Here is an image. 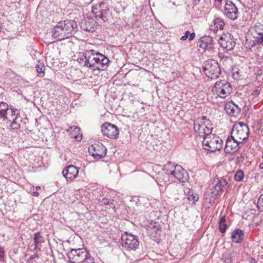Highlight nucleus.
I'll return each mask as SVG.
<instances>
[{
    "instance_id": "f257e3e1",
    "label": "nucleus",
    "mask_w": 263,
    "mask_h": 263,
    "mask_svg": "<svg viewBox=\"0 0 263 263\" xmlns=\"http://www.w3.org/2000/svg\"><path fill=\"white\" fill-rule=\"evenodd\" d=\"M77 61L83 66L99 70H105L109 62L105 55L93 50L80 52Z\"/></svg>"
},
{
    "instance_id": "f03ea898",
    "label": "nucleus",
    "mask_w": 263,
    "mask_h": 263,
    "mask_svg": "<svg viewBox=\"0 0 263 263\" xmlns=\"http://www.w3.org/2000/svg\"><path fill=\"white\" fill-rule=\"evenodd\" d=\"M77 22L72 20L60 21L52 30V37L58 40H62L72 36L78 30Z\"/></svg>"
},
{
    "instance_id": "7ed1b4c3",
    "label": "nucleus",
    "mask_w": 263,
    "mask_h": 263,
    "mask_svg": "<svg viewBox=\"0 0 263 263\" xmlns=\"http://www.w3.org/2000/svg\"><path fill=\"white\" fill-rule=\"evenodd\" d=\"M67 256L70 263H95L93 257L84 248L71 249Z\"/></svg>"
},
{
    "instance_id": "20e7f679",
    "label": "nucleus",
    "mask_w": 263,
    "mask_h": 263,
    "mask_svg": "<svg viewBox=\"0 0 263 263\" xmlns=\"http://www.w3.org/2000/svg\"><path fill=\"white\" fill-rule=\"evenodd\" d=\"M202 145L205 150L210 152H215L222 148L223 141L219 136L212 134L211 132L203 139Z\"/></svg>"
},
{
    "instance_id": "39448f33",
    "label": "nucleus",
    "mask_w": 263,
    "mask_h": 263,
    "mask_svg": "<svg viewBox=\"0 0 263 263\" xmlns=\"http://www.w3.org/2000/svg\"><path fill=\"white\" fill-rule=\"evenodd\" d=\"M211 126V121L204 116L198 118L194 121V129L200 138L203 139L211 134L213 129Z\"/></svg>"
},
{
    "instance_id": "423d86ee",
    "label": "nucleus",
    "mask_w": 263,
    "mask_h": 263,
    "mask_svg": "<svg viewBox=\"0 0 263 263\" xmlns=\"http://www.w3.org/2000/svg\"><path fill=\"white\" fill-rule=\"evenodd\" d=\"M212 91L214 95L221 98H226L232 91L231 84L226 80L216 82L213 87Z\"/></svg>"
},
{
    "instance_id": "0eeeda50",
    "label": "nucleus",
    "mask_w": 263,
    "mask_h": 263,
    "mask_svg": "<svg viewBox=\"0 0 263 263\" xmlns=\"http://www.w3.org/2000/svg\"><path fill=\"white\" fill-rule=\"evenodd\" d=\"M249 135V128L247 124L240 122L234 125L231 132V137L242 142L248 139Z\"/></svg>"
},
{
    "instance_id": "6e6552de",
    "label": "nucleus",
    "mask_w": 263,
    "mask_h": 263,
    "mask_svg": "<svg viewBox=\"0 0 263 263\" xmlns=\"http://www.w3.org/2000/svg\"><path fill=\"white\" fill-rule=\"evenodd\" d=\"M202 69L205 76L211 79H217L221 73L219 64L214 60L207 61Z\"/></svg>"
},
{
    "instance_id": "1a4fd4ad",
    "label": "nucleus",
    "mask_w": 263,
    "mask_h": 263,
    "mask_svg": "<svg viewBox=\"0 0 263 263\" xmlns=\"http://www.w3.org/2000/svg\"><path fill=\"white\" fill-rule=\"evenodd\" d=\"M122 246L127 250H136L139 245L138 236L125 231L122 235Z\"/></svg>"
},
{
    "instance_id": "9d476101",
    "label": "nucleus",
    "mask_w": 263,
    "mask_h": 263,
    "mask_svg": "<svg viewBox=\"0 0 263 263\" xmlns=\"http://www.w3.org/2000/svg\"><path fill=\"white\" fill-rule=\"evenodd\" d=\"M92 13L97 21L101 20L103 22L107 21L110 15L109 9L104 3H100L92 7Z\"/></svg>"
},
{
    "instance_id": "9b49d317",
    "label": "nucleus",
    "mask_w": 263,
    "mask_h": 263,
    "mask_svg": "<svg viewBox=\"0 0 263 263\" xmlns=\"http://www.w3.org/2000/svg\"><path fill=\"white\" fill-rule=\"evenodd\" d=\"M107 149L105 146L100 142L95 143L88 148L89 153L95 159H100L106 155Z\"/></svg>"
},
{
    "instance_id": "f8f14e48",
    "label": "nucleus",
    "mask_w": 263,
    "mask_h": 263,
    "mask_svg": "<svg viewBox=\"0 0 263 263\" xmlns=\"http://www.w3.org/2000/svg\"><path fill=\"white\" fill-rule=\"evenodd\" d=\"M103 135L110 139H117L119 137V130L117 126L108 122L101 126Z\"/></svg>"
},
{
    "instance_id": "ddd939ff",
    "label": "nucleus",
    "mask_w": 263,
    "mask_h": 263,
    "mask_svg": "<svg viewBox=\"0 0 263 263\" xmlns=\"http://www.w3.org/2000/svg\"><path fill=\"white\" fill-rule=\"evenodd\" d=\"M219 45L226 51L232 50L235 46V40L230 33L224 34L218 40Z\"/></svg>"
},
{
    "instance_id": "4468645a",
    "label": "nucleus",
    "mask_w": 263,
    "mask_h": 263,
    "mask_svg": "<svg viewBox=\"0 0 263 263\" xmlns=\"http://www.w3.org/2000/svg\"><path fill=\"white\" fill-rule=\"evenodd\" d=\"M228 182L226 179H214L213 181V187L210 189L212 198L215 199L220 192H222L227 185Z\"/></svg>"
},
{
    "instance_id": "2eb2a0df",
    "label": "nucleus",
    "mask_w": 263,
    "mask_h": 263,
    "mask_svg": "<svg viewBox=\"0 0 263 263\" xmlns=\"http://www.w3.org/2000/svg\"><path fill=\"white\" fill-rule=\"evenodd\" d=\"M79 24L82 30L88 32L95 31L98 27L97 22L95 20L89 17L82 20Z\"/></svg>"
},
{
    "instance_id": "dca6fc26",
    "label": "nucleus",
    "mask_w": 263,
    "mask_h": 263,
    "mask_svg": "<svg viewBox=\"0 0 263 263\" xmlns=\"http://www.w3.org/2000/svg\"><path fill=\"white\" fill-rule=\"evenodd\" d=\"M79 171V167L69 165L63 170L62 175L67 181H72L78 177Z\"/></svg>"
},
{
    "instance_id": "f3484780",
    "label": "nucleus",
    "mask_w": 263,
    "mask_h": 263,
    "mask_svg": "<svg viewBox=\"0 0 263 263\" xmlns=\"http://www.w3.org/2000/svg\"><path fill=\"white\" fill-rule=\"evenodd\" d=\"M9 109L11 111V118H12L10 127L13 130H17L20 128L21 123L22 122L20 110L14 108L13 106H10Z\"/></svg>"
},
{
    "instance_id": "a211bd4d",
    "label": "nucleus",
    "mask_w": 263,
    "mask_h": 263,
    "mask_svg": "<svg viewBox=\"0 0 263 263\" xmlns=\"http://www.w3.org/2000/svg\"><path fill=\"white\" fill-rule=\"evenodd\" d=\"M242 143L241 141L235 139V138L229 137L226 141L224 151L226 153L232 154L237 151L239 148V145Z\"/></svg>"
},
{
    "instance_id": "6ab92c4d",
    "label": "nucleus",
    "mask_w": 263,
    "mask_h": 263,
    "mask_svg": "<svg viewBox=\"0 0 263 263\" xmlns=\"http://www.w3.org/2000/svg\"><path fill=\"white\" fill-rule=\"evenodd\" d=\"M224 13L231 20H235L238 17V9L235 5L231 1L226 2L224 6Z\"/></svg>"
},
{
    "instance_id": "aec40b11",
    "label": "nucleus",
    "mask_w": 263,
    "mask_h": 263,
    "mask_svg": "<svg viewBox=\"0 0 263 263\" xmlns=\"http://www.w3.org/2000/svg\"><path fill=\"white\" fill-rule=\"evenodd\" d=\"M175 178L181 182H185L189 179V174L180 165L176 166L175 170L172 175Z\"/></svg>"
},
{
    "instance_id": "412c9836",
    "label": "nucleus",
    "mask_w": 263,
    "mask_h": 263,
    "mask_svg": "<svg viewBox=\"0 0 263 263\" xmlns=\"http://www.w3.org/2000/svg\"><path fill=\"white\" fill-rule=\"evenodd\" d=\"M246 47L249 49L255 47L256 45H263V35H252L251 39H247Z\"/></svg>"
},
{
    "instance_id": "4be33fe9",
    "label": "nucleus",
    "mask_w": 263,
    "mask_h": 263,
    "mask_svg": "<svg viewBox=\"0 0 263 263\" xmlns=\"http://www.w3.org/2000/svg\"><path fill=\"white\" fill-rule=\"evenodd\" d=\"M224 109L226 112L231 117H238L240 112V108L232 101L225 105Z\"/></svg>"
},
{
    "instance_id": "5701e85b",
    "label": "nucleus",
    "mask_w": 263,
    "mask_h": 263,
    "mask_svg": "<svg viewBox=\"0 0 263 263\" xmlns=\"http://www.w3.org/2000/svg\"><path fill=\"white\" fill-rule=\"evenodd\" d=\"M198 43L200 47L204 50H210L213 48L214 43L210 36H203L199 39Z\"/></svg>"
},
{
    "instance_id": "b1692460",
    "label": "nucleus",
    "mask_w": 263,
    "mask_h": 263,
    "mask_svg": "<svg viewBox=\"0 0 263 263\" xmlns=\"http://www.w3.org/2000/svg\"><path fill=\"white\" fill-rule=\"evenodd\" d=\"M224 25V21L220 18H216L212 22V24L210 26V29L214 32H216L218 30H222Z\"/></svg>"
},
{
    "instance_id": "393cba45",
    "label": "nucleus",
    "mask_w": 263,
    "mask_h": 263,
    "mask_svg": "<svg viewBox=\"0 0 263 263\" xmlns=\"http://www.w3.org/2000/svg\"><path fill=\"white\" fill-rule=\"evenodd\" d=\"M9 106L6 103L4 102L0 103V118H2L3 121L8 120L7 112Z\"/></svg>"
},
{
    "instance_id": "a878e982",
    "label": "nucleus",
    "mask_w": 263,
    "mask_h": 263,
    "mask_svg": "<svg viewBox=\"0 0 263 263\" xmlns=\"http://www.w3.org/2000/svg\"><path fill=\"white\" fill-rule=\"evenodd\" d=\"M177 165L175 163L168 162L163 166V170L166 175L172 176Z\"/></svg>"
},
{
    "instance_id": "bb28decb",
    "label": "nucleus",
    "mask_w": 263,
    "mask_h": 263,
    "mask_svg": "<svg viewBox=\"0 0 263 263\" xmlns=\"http://www.w3.org/2000/svg\"><path fill=\"white\" fill-rule=\"evenodd\" d=\"M243 236V231H233L231 238L233 242L238 243L242 241Z\"/></svg>"
},
{
    "instance_id": "cd10ccee",
    "label": "nucleus",
    "mask_w": 263,
    "mask_h": 263,
    "mask_svg": "<svg viewBox=\"0 0 263 263\" xmlns=\"http://www.w3.org/2000/svg\"><path fill=\"white\" fill-rule=\"evenodd\" d=\"M72 129H73V132L74 133V134H72V136L73 137L74 139L77 141H81L82 139V135H80L79 134V132L80 131V128H79L77 126H74L70 127V129H68L67 130V131L70 132V130Z\"/></svg>"
},
{
    "instance_id": "c85d7f7f",
    "label": "nucleus",
    "mask_w": 263,
    "mask_h": 263,
    "mask_svg": "<svg viewBox=\"0 0 263 263\" xmlns=\"http://www.w3.org/2000/svg\"><path fill=\"white\" fill-rule=\"evenodd\" d=\"M147 230L154 229V230H160L162 229V225L159 222L151 221L148 222L146 228Z\"/></svg>"
},
{
    "instance_id": "c756f323",
    "label": "nucleus",
    "mask_w": 263,
    "mask_h": 263,
    "mask_svg": "<svg viewBox=\"0 0 263 263\" xmlns=\"http://www.w3.org/2000/svg\"><path fill=\"white\" fill-rule=\"evenodd\" d=\"M45 238L42 236L41 231H39L35 233L34 236V242L35 243V248H37L38 245L44 241Z\"/></svg>"
},
{
    "instance_id": "7c9ffc66",
    "label": "nucleus",
    "mask_w": 263,
    "mask_h": 263,
    "mask_svg": "<svg viewBox=\"0 0 263 263\" xmlns=\"http://www.w3.org/2000/svg\"><path fill=\"white\" fill-rule=\"evenodd\" d=\"M229 221L226 220V216H222L219 221V230H226L228 227Z\"/></svg>"
},
{
    "instance_id": "2f4dec72",
    "label": "nucleus",
    "mask_w": 263,
    "mask_h": 263,
    "mask_svg": "<svg viewBox=\"0 0 263 263\" xmlns=\"http://www.w3.org/2000/svg\"><path fill=\"white\" fill-rule=\"evenodd\" d=\"M199 197L198 195L195 193L194 191L190 190L188 192L187 199L192 201L193 204H195V202L198 200Z\"/></svg>"
},
{
    "instance_id": "473e14b6",
    "label": "nucleus",
    "mask_w": 263,
    "mask_h": 263,
    "mask_svg": "<svg viewBox=\"0 0 263 263\" xmlns=\"http://www.w3.org/2000/svg\"><path fill=\"white\" fill-rule=\"evenodd\" d=\"M254 31L252 32V35H263V25L261 24L256 25L254 28Z\"/></svg>"
},
{
    "instance_id": "72a5a7b5",
    "label": "nucleus",
    "mask_w": 263,
    "mask_h": 263,
    "mask_svg": "<svg viewBox=\"0 0 263 263\" xmlns=\"http://www.w3.org/2000/svg\"><path fill=\"white\" fill-rule=\"evenodd\" d=\"M36 70L38 73L39 77L42 78L44 76V70L45 69V66L44 65L40 62H39L36 66Z\"/></svg>"
},
{
    "instance_id": "f704fd0d",
    "label": "nucleus",
    "mask_w": 263,
    "mask_h": 263,
    "mask_svg": "<svg viewBox=\"0 0 263 263\" xmlns=\"http://www.w3.org/2000/svg\"><path fill=\"white\" fill-rule=\"evenodd\" d=\"M41 259L37 254H34L33 255L31 256L27 259V263H41Z\"/></svg>"
},
{
    "instance_id": "c9c22d12",
    "label": "nucleus",
    "mask_w": 263,
    "mask_h": 263,
    "mask_svg": "<svg viewBox=\"0 0 263 263\" xmlns=\"http://www.w3.org/2000/svg\"><path fill=\"white\" fill-rule=\"evenodd\" d=\"M244 178V174L242 170H239L236 171L234 175V180L239 182L242 180Z\"/></svg>"
},
{
    "instance_id": "e433bc0d",
    "label": "nucleus",
    "mask_w": 263,
    "mask_h": 263,
    "mask_svg": "<svg viewBox=\"0 0 263 263\" xmlns=\"http://www.w3.org/2000/svg\"><path fill=\"white\" fill-rule=\"evenodd\" d=\"M257 207L259 211H263V193L261 194L258 200Z\"/></svg>"
},
{
    "instance_id": "4c0bfd02",
    "label": "nucleus",
    "mask_w": 263,
    "mask_h": 263,
    "mask_svg": "<svg viewBox=\"0 0 263 263\" xmlns=\"http://www.w3.org/2000/svg\"><path fill=\"white\" fill-rule=\"evenodd\" d=\"M149 233L148 235L151 236L152 239H153L154 240L157 241V231H149Z\"/></svg>"
},
{
    "instance_id": "58836bf2",
    "label": "nucleus",
    "mask_w": 263,
    "mask_h": 263,
    "mask_svg": "<svg viewBox=\"0 0 263 263\" xmlns=\"http://www.w3.org/2000/svg\"><path fill=\"white\" fill-rule=\"evenodd\" d=\"M239 71H235V69L233 70V77L234 79L238 80L240 78Z\"/></svg>"
},
{
    "instance_id": "ea45409f",
    "label": "nucleus",
    "mask_w": 263,
    "mask_h": 263,
    "mask_svg": "<svg viewBox=\"0 0 263 263\" xmlns=\"http://www.w3.org/2000/svg\"><path fill=\"white\" fill-rule=\"evenodd\" d=\"M109 199L104 198L100 201V203L101 205H107L109 204Z\"/></svg>"
},
{
    "instance_id": "a19ab883",
    "label": "nucleus",
    "mask_w": 263,
    "mask_h": 263,
    "mask_svg": "<svg viewBox=\"0 0 263 263\" xmlns=\"http://www.w3.org/2000/svg\"><path fill=\"white\" fill-rule=\"evenodd\" d=\"M4 249L0 247V261H2L4 256Z\"/></svg>"
},
{
    "instance_id": "79ce46f5",
    "label": "nucleus",
    "mask_w": 263,
    "mask_h": 263,
    "mask_svg": "<svg viewBox=\"0 0 263 263\" xmlns=\"http://www.w3.org/2000/svg\"><path fill=\"white\" fill-rule=\"evenodd\" d=\"M232 257L229 256L228 258H226L223 261V263H232Z\"/></svg>"
},
{
    "instance_id": "37998d69",
    "label": "nucleus",
    "mask_w": 263,
    "mask_h": 263,
    "mask_svg": "<svg viewBox=\"0 0 263 263\" xmlns=\"http://www.w3.org/2000/svg\"><path fill=\"white\" fill-rule=\"evenodd\" d=\"M260 93V91L258 89H256L254 90L252 93V95L254 97H257Z\"/></svg>"
},
{
    "instance_id": "c03bdc74",
    "label": "nucleus",
    "mask_w": 263,
    "mask_h": 263,
    "mask_svg": "<svg viewBox=\"0 0 263 263\" xmlns=\"http://www.w3.org/2000/svg\"><path fill=\"white\" fill-rule=\"evenodd\" d=\"M195 33L194 32H193L192 33H190V35H189V40L190 41H192L194 40V39L195 38Z\"/></svg>"
},
{
    "instance_id": "a18cd8bd",
    "label": "nucleus",
    "mask_w": 263,
    "mask_h": 263,
    "mask_svg": "<svg viewBox=\"0 0 263 263\" xmlns=\"http://www.w3.org/2000/svg\"><path fill=\"white\" fill-rule=\"evenodd\" d=\"M110 208L115 209V205L112 202L109 201V204H107Z\"/></svg>"
},
{
    "instance_id": "49530a36",
    "label": "nucleus",
    "mask_w": 263,
    "mask_h": 263,
    "mask_svg": "<svg viewBox=\"0 0 263 263\" xmlns=\"http://www.w3.org/2000/svg\"><path fill=\"white\" fill-rule=\"evenodd\" d=\"M190 35V32L189 31H186L184 34V35L186 36L187 38L189 37V35Z\"/></svg>"
},
{
    "instance_id": "de8ad7c7",
    "label": "nucleus",
    "mask_w": 263,
    "mask_h": 263,
    "mask_svg": "<svg viewBox=\"0 0 263 263\" xmlns=\"http://www.w3.org/2000/svg\"><path fill=\"white\" fill-rule=\"evenodd\" d=\"M187 39V37H186V36H185L184 35H183V36L180 38L181 40H182V41H185V40H186Z\"/></svg>"
},
{
    "instance_id": "09e8293b",
    "label": "nucleus",
    "mask_w": 263,
    "mask_h": 263,
    "mask_svg": "<svg viewBox=\"0 0 263 263\" xmlns=\"http://www.w3.org/2000/svg\"><path fill=\"white\" fill-rule=\"evenodd\" d=\"M32 195L34 196H37L39 195V193L37 191H35V192H33L32 193Z\"/></svg>"
},
{
    "instance_id": "8fccbe9b",
    "label": "nucleus",
    "mask_w": 263,
    "mask_h": 263,
    "mask_svg": "<svg viewBox=\"0 0 263 263\" xmlns=\"http://www.w3.org/2000/svg\"><path fill=\"white\" fill-rule=\"evenodd\" d=\"M40 188H41V187H40V186H36V190L40 189Z\"/></svg>"
},
{
    "instance_id": "3c124183",
    "label": "nucleus",
    "mask_w": 263,
    "mask_h": 263,
    "mask_svg": "<svg viewBox=\"0 0 263 263\" xmlns=\"http://www.w3.org/2000/svg\"><path fill=\"white\" fill-rule=\"evenodd\" d=\"M235 230L238 231V230H239V229H235Z\"/></svg>"
},
{
    "instance_id": "603ef678",
    "label": "nucleus",
    "mask_w": 263,
    "mask_h": 263,
    "mask_svg": "<svg viewBox=\"0 0 263 263\" xmlns=\"http://www.w3.org/2000/svg\"><path fill=\"white\" fill-rule=\"evenodd\" d=\"M221 232H222V233H224L226 231H221Z\"/></svg>"
},
{
    "instance_id": "864d4df0",
    "label": "nucleus",
    "mask_w": 263,
    "mask_h": 263,
    "mask_svg": "<svg viewBox=\"0 0 263 263\" xmlns=\"http://www.w3.org/2000/svg\"><path fill=\"white\" fill-rule=\"evenodd\" d=\"M218 1H221L222 0H218Z\"/></svg>"
}]
</instances>
